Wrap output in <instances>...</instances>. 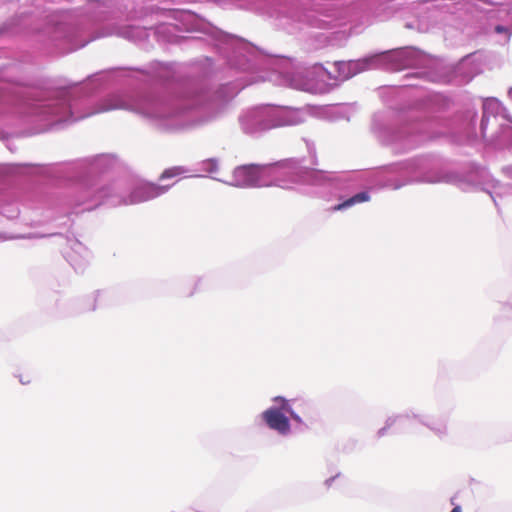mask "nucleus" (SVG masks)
<instances>
[{
  "label": "nucleus",
  "instance_id": "obj_4",
  "mask_svg": "<svg viewBox=\"0 0 512 512\" xmlns=\"http://www.w3.org/2000/svg\"><path fill=\"white\" fill-rule=\"evenodd\" d=\"M169 189V186H159L156 184H148L142 187L139 192H144L146 194L145 197L138 198L139 201L148 200L153 197H157L163 193H165Z\"/></svg>",
  "mask_w": 512,
  "mask_h": 512
},
{
  "label": "nucleus",
  "instance_id": "obj_2",
  "mask_svg": "<svg viewBox=\"0 0 512 512\" xmlns=\"http://www.w3.org/2000/svg\"><path fill=\"white\" fill-rule=\"evenodd\" d=\"M259 181V168L256 165L237 167L233 172L232 184L238 187L252 186Z\"/></svg>",
  "mask_w": 512,
  "mask_h": 512
},
{
  "label": "nucleus",
  "instance_id": "obj_1",
  "mask_svg": "<svg viewBox=\"0 0 512 512\" xmlns=\"http://www.w3.org/2000/svg\"><path fill=\"white\" fill-rule=\"evenodd\" d=\"M262 419L267 426L277 431L279 434L286 435L290 432L289 419L277 408H269L262 413Z\"/></svg>",
  "mask_w": 512,
  "mask_h": 512
},
{
  "label": "nucleus",
  "instance_id": "obj_11",
  "mask_svg": "<svg viewBox=\"0 0 512 512\" xmlns=\"http://www.w3.org/2000/svg\"><path fill=\"white\" fill-rule=\"evenodd\" d=\"M509 95H512V88L509 90Z\"/></svg>",
  "mask_w": 512,
  "mask_h": 512
},
{
  "label": "nucleus",
  "instance_id": "obj_3",
  "mask_svg": "<svg viewBox=\"0 0 512 512\" xmlns=\"http://www.w3.org/2000/svg\"><path fill=\"white\" fill-rule=\"evenodd\" d=\"M369 200H370V196L367 192H360V193L352 196L351 198L345 200L344 202L335 205L334 207L331 208V211L335 212V211L344 210V209L349 208L355 204L367 202Z\"/></svg>",
  "mask_w": 512,
  "mask_h": 512
},
{
  "label": "nucleus",
  "instance_id": "obj_10",
  "mask_svg": "<svg viewBox=\"0 0 512 512\" xmlns=\"http://www.w3.org/2000/svg\"><path fill=\"white\" fill-rule=\"evenodd\" d=\"M484 121H485V119L483 118V119L481 120L482 126L484 125Z\"/></svg>",
  "mask_w": 512,
  "mask_h": 512
},
{
  "label": "nucleus",
  "instance_id": "obj_9",
  "mask_svg": "<svg viewBox=\"0 0 512 512\" xmlns=\"http://www.w3.org/2000/svg\"><path fill=\"white\" fill-rule=\"evenodd\" d=\"M451 512H461V508H460V506H455V507L451 510Z\"/></svg>",
  "mask_w": 512,
  "mask_h": 512
},
{
  "label": "nucleus",
  "instance_id": "obj_8",
  "mask_svg": "<svg viewBox=\"0 0 512 512\" xmlns=\"http://www.w3.org/2000/svg\"><path fill=\"white\" fill-rule=\"evenodd\" d=\"M351 65H355V66H357V65H358V63H352V62H348V63H346V62H340V63H338L339 70H341V69H345V68H349Z\"/></svg>",
  "mask_w": 512,
  "mask_h": 512
},
{
  "label": "nucleus",
  "instance_id": "obj_6",
  "mask_svg": "<svg viewBox=\"0 0 512 512\" xmlns=\"http://www.w3.org/2000/svg\"><path fill=\"white\" fill-rule=\"evenodd\" d=\"M184 173H185V169L183 167L175 166V167H171V168L165 169L162 172V174L160 176V179L161 180H165V179H169V178L180 176V175H182Z\"/></svg>",
  "mask_w": 512,
  "mask_h": 512
},
{
  "label": "nucleus",
  "instance_id": "obj_7",
  "mask_svg": "<svg viewBox=\"0 0 512 512\" xmlns=\"http://www.w3.org/2000/svg\"><path fill=\"white\" fill-rule=\"evenodd\" d=\"M297 404V408L302 412V414L306 417H310V405L306 401H293Z\"/></svg>",
  "mask_w": 512,
  "mask_h": 512
},
{
  "label": "nucleus",
  "instance_id": "obj_5",
  "mask_svg": "<svg viewBox=\"0 0 512 512\" xmlns=\"http://www.w3.org/2000/svg\"><path fill=\"white\" fill-rule=\"evenodd\" d=\"M275 402H279L280 403V408L282 410H284L285 412L289 413L291 418L298 422V423H302V420L300 418V416L293 410L292 406L290 405L289 401L286 400L285 398L283 397H276L274 399Z\"/></svg>",
  "mask_w": 512,
  "mask_h": 512
}]
</instances>
